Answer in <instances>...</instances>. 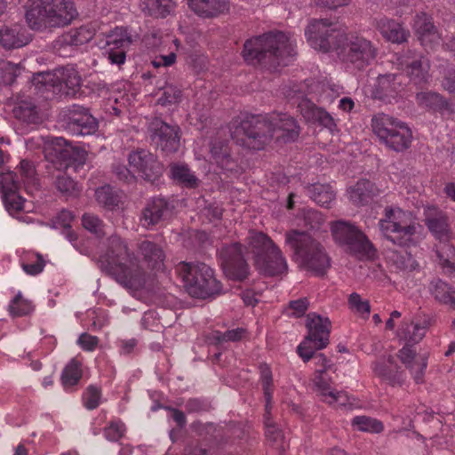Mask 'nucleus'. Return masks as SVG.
I'll list each match as a JSON object with an SVG mask.
<instances>
[{"instance_id": "58836bf2", "label": "nucleus", "mask_w": 455, "mask_h": 455, "mask_svg": "<svg viewBox=\"0 0 455 455\" xmlns=\"http://www.w3.org/2000/svg\"><path fill=\"white\" fill-rule=\"evenodd\" d=\"M429 291L438 302L455 308V290L448 283L441 280L433 281Z\"/></svg>"}, {"instance_id": "a211bd4d", "label": "nucleus", "mask_w": 455, "mask_h": 455, "mask_svg": "<svg viewBox=\"0 0 455 455\" xmlns=\"http://www.w3.org/2000/svg\"><path fill=\"white\" fill-rule=\"evenodd\" d=\"M153 142L166 153L176 152L180 148L179 127L172 126L160 119L150 124Z\"/></svg>"}, {"instance_id": "412c9836", "label": "nucleus", "mask_w": 455, "mask_h": 455, "mask_svg": "<svg viewBox=\"0 0 455 455\" xmlns=\"http://www.w3.org/2000/svg\"><path fill=\"white\" fill-rule=\"evenodd\" d=\"M401 363L409 370L416 383L423 382L427 366V354H419L410 346H404L398 354Z\"/></svg>"}, {"instance_id": "3c124183", "label": "nucleus", "mask_w": 455, "mask_h": 455, "mask_svg": "<svg viewBox=\"0 0 455 455\" xmlns=\"http://www.w3.org/2000/svg\"><path fill=\"white\" fill-rule=\"evenodd\" d=\"M260 371V382L262 385L264 396L266 399V410L268 411L273 393V379L272 372L267 364H262L259 367Z\"/></svg>"}, {"instance_id": "0eeeda50", "label": "nucleus", "mask_w": 455, "mask_h": 455, "mask_svg": "<svg viewBox=\"0 0 455 455\" xmlns=\"http://www.w3.org/2000/svg\"><path fill=\"white\" fill-rule=\"evenodd\" d=\"M175 272L191 297L206 299L221 291L212 268L204 263L181 261L175 267Z\"/></svg>"}, {"instance_id": "0e129e2a", "label": "nucleus", "mask_w": 455, "mask_h": 455, "mask_svg": "<svg viewBox=\"0 0 455 455\" xmlns=\"http://www.w3.org/2000/svg\"><path fill=\"white\" fill-rule=\"evenodd\" d=\"M245 330L243 328H236L228 330L224 333L216 332L214 339L221 343L226 341H238L245 336Z\"/></svg>"}, {"instance_id": "dca6fc26", "label": "nucleus", "mask_w": 455, "mask_h": 455, "mask_svg": "<svg viewBox=\"0 0 455 455\" xmlns=\"http://www.w3.org/2000/svg\"><path fill=\"white\" fill-rule=\"evenodd\" d=\"M132 43L127 29L116 27L107 36L104 55L111 64L120 66L125 62L126 52Z\"/></svg>"}, {"instance_id": "4c0bfd02", "label": "nucleus", "mask_w": 455, "mask_h": 455, "mask_svg": "<svg viewBox=\"0 0 455 455\" xmlns=\"http://www.w3.org/2000/svg\"><path fill=\"white\" fill-rule=\"evenodd\" d=\"M170 175L175 182L185 188H194L199 185V180L185 164H171Z\"/></svg>"}, {"instance_id": "f03ea898", "label": "nucleus", "mask_w": 455, "mask_h": 455, "mask_svg": "<svg viewBox=\"0 0 455 455\" xmlns=\"http://www.w3.org/2000/svg\"><path fill=\"white\" fill-rule=\"evenodd\" d=\"M305 36L313 49L334 52L348 68L362 69L376 57V48L370 40L347 34L342 26L328 20H312L305 29Z\"/></svg>"}, {"instance_id": "37998d69", "label": "nucleus", "mask_w": 455, "mask_h": 455, "mask_svg": "<svg viewBox=\"0 0 455 455\" xmlns=\"http://www.w3.org/2000/svg\"><path fill=\"white\" fill-rule=\"evenodd\" d=\"M351 425L357 431L371 434H379L384 430V425L380 420L368 416L354 417Z\"/></svg>"}, {"instance_id": "69168bd1", "label": "nucleus", "mask_w": 455, "mask_h": 455, "mask_svg": "<svg viewBox=\"0 0 455 455\" xmlns=\"http://www.w3.org/2000/svg\"><path fill=\"white\" fill-rule=\"evenodd\" d=\"M266 437L267 440L273 445H279L283 443V433L273 422L266 421Z\"/></svg>"}, {"instance_id": "c85d7f7f", "label": "nucleus", "mask_w": 455, "mask_h": 455, "mask_svg": "<svg viewBox=\"0 0 455 455\" xmlns=\"http://www.w3.org/2000/svg\"><path fill=\"white\" fill-rule=\"evenodd\" d=\"M377 29L386 41L397 44L407 42L411 35L402 23L388 18L379 19Z\"/></svg>"}, {"instance_id": "4be33fe9", "label": "nucleus", "mask_w": 455, "mask_h": 455, "mask_svg": "<svg viewBox=\"0 0 455 455\" xmlns=\"http://www.w3.org/2000/svg\"><path fill=\"white\" fill-rule=\"evenodd\" d=\"M2 199L7 212L13 218L24 223L33 222V219L29 213L33 212L34 205L32 203L25 200L18 192L7 193L2 196Z\"/></svg>"}, {"instance_id": "ea45409f", "label": "nucleus", "mask_w": 455, "mask_h": 455, "mask_svg": "<svg viewBox=\"0 0 455 455\" xmlns=\"http://www.w3.org/2000/svg\"><path fill=\"white\" fill-rule=\"evenodd\" d=\"M427 225L431 233L439 240L438 244L451 242L450 229L444 215L438 213L434 218H427Z\"/></svg>"}, {"instance_id": "4d7b16f0", "label": "nucleus", "mask_w": 455, "mask_h": 455, "mask_svg": "<svg viewBox=\"0 0 455 455\" xmlns=\"http://www.w3.org/2000/svg\"><path fill=\"white\" fill-rule=\"evenodd\" d=\"M83 403L86 409L94 410L101 403V390L95 386H89L83 395Z\"/></svg>"}, {"instance_id": "b1692460", "label": "nucleus", "mask_w": 455, "mask_h": 455, "mask_svg": "<svg viewBox=\"0 0 455 455\" xmlns=\"http://www.w3.org/2000/svg\"><path fill=\"white\" fill-rule=\"evenodd\" d=\"M373 371L377 376L391 386H400L405 380V374L391 355L377 360L373 365Z\"/></svg>"}, {"instance_id": "49530a36", "label": "nucleus", "mask_w": 455, "mask_h": 455, "mask_svg": "<svg viewBox=\"0 0 455 455\" xmlns=\"http://www.w3.org/2000/svg\"><path fill=\"white\" fill-rule=\"evenodd\" d=\"M82 377L81 363L73 359L63 369L61 374V382L65 389H68L76 385Z\"/></svg>"}, {"instance_id": "c756f323", "label": "nucleus", "mask_w": 455, "mask_h": 455, "mask_svg": "<svg viewBox=\"0 0 455 455\" xmlns=\"http://www.w3.org/2000/svg\"><path fill=\"white\" fill-rule=\"evenodd\" d=\"M192 12L203 18H214L230 9L228 0H188Z\"/></svg>"}, {"instance_id": "f704fd0d", "label": "nucleus", "mask_w": 455, "mask_h": 455, "mask_svg": "<svg viewBox=\"0 0 455 455\" xmlns=\"http://www.w3.org/2000/svg\"><path fill=\"white\" fill-rule=\"evenodd\" d=\"M427 322L403 321L397 331V337L407 343H418L426 334Z\"/></svg>"}, {"instance_id": "2eb2a0df", "label": "nucleus", "mask_w": 455, "mask_h": 455, "mask_svg": "<svg viewBox=\"0 0 455 455\" xmlns=\"http://www.w3.org/2000/svg\"><path fill=\"white\" fill-rule=\"evenodd\" d=\"M219 259L227 277L243 280L248 275V265L244 259L241 244L232 243L219 250Z\"/></svg>"}, {"instance_id": "6e6552de", "label": "nucleus", "mask_w": 455, "mask_h": 455, "mask_svg": "<svg viewBox=\"0 0 455 455\" xmlns=\"http://www.w3.org/2000/svg\"><path fill=\"white\" fill-rule=\"evenodd\" d=\"M381 234L393 243L408 246L414 242L418 223L412 214L398 207H387L379 221Z\"/></svg>"}, {"instance_id": "c9c22d12", "label": "nucleus", "mask_w": 455, "mask_h": 455, "mask_svg": "<svg viewBox=\"0 0 455 455\" xmlns=\"http://www.w3.org/2000/svg\"><path fill=\"white\" fill-rule=\"evenodd\" d=\"M400 123L401 121L388 115L379 113L372 116L371 126L373 133L383 143Z\"/></svg>"}, {"instance_id": "de8ad7c7", "label": "nucleus", "mask_w": 455, "mask_h": 455, "mask_svg": "<svg viewBox=\"0 0 455 455\" xmlns=\"http://www.w3.org/2000/svg\"><path fill=\"white\" fill-rule=\"evenodd\" d=\"M34 309L32 302L25 299L20 291L10 301L8 311L12 316H22L30 314Z\"/></svg>"}, {"instance_id": "680f3d73", "label": "nucleus", "mask_w": 455, "mask_h": 455, "mask_svg": "<svg viewBox=\"0 0 455 455\" xmlns=\"http://www.w3.org/2000/svg\"><path fill=\"white\" fill-rule=\"evenodd\" d=\"M125 426L121 421H112L104 429L106 438L112 442L118 441L125 433Z\"/></svg>"}, {"instance_id": "7c9ffc66", "label": "nucleus", "mask_w": 455, "mask_h": 455, "mask_svg": "<svg viewBox=\"0 0 455 455\" xmlns=\"http://www.w3.org/2000/svg\"><path fill=\"white\" fill-rule=\"evenodd\" d=\"M168 203L164 198H153L143 210L141 225L147 228L160 223L169 213Z\"/></svg>"}, {"instance_id": "9b49d317", "label": "nucleus", "mask_w": 455, "mask_h": 455, "mask_svg": "<svg viewBox=\"0 0 455 455\" xmlns=\"http://www.w3.org/2000/svg\"><path fill=\"white\" fill-rule=\"evenodd\" d=\"M129 169L118 167L116 172L120 180L130 181L137 174L142 179L154 181L162 174V165L156 157L148 150L140 149L132 152L128 157Z\"/></svg>"}, {"instance_id": "e2e57ef3", "label": "nucleus", "mask_w": 455, "mask_h": 455, "mask_svg": "<svg viewBox=\"0 0 455 455\" xmlns=\"http://www.w3.org/2000/svg\"><path fill=\"white\" fill-rule=\"evenodd\" d=\"M307 307V299L306 298H302L291 301L285 311L288 315L299 317L305 314Z\"/></svg>"}, {"instance_id": "bb28decb", "label": "nucleus", "mask_w": 455, "mask_h": 455, "mask_svg": "<svg viewBox=\"0 0 455 455\" xmlns=\"http://www.w3.org/2000/svg\"><path fill=\"white\" fill-rule=\"evenodd\" d=\"M298 108L306 121L313 124L317 123L330 131L336 128L333 117L324 109L316 107L310 100L302 99Z\"/></svg>"}, {"instance_id": "aec40b11", "label": "nucleus", "mask_w": 455, "mask_h": 455, "mask_svg": "<svg viewBox=\"0 0 455 455\" xmlns=\"http://www.w3.org/2000/svg\"><path fill=\"white\" fill-rule=\"evenodd\" d=\"M399 66L407 72L410 79L418 85H421L429 78V61L423 56H416L411 52L398 57Z\"/></svg>"}, {"instance_id": "ddd939ff", "label": "nucleus", "mask_w": 455, "mask_h": 455, "mask_svg": "<svg viewBox=\"0 0 455 455\" xmlns=\"http://www.w3.org/2000/svg\"><path fill=\"white\" fill-rule=\"evenodd\" d=\"M331 382L329 371H323V370H315L311 379L312 388L323 402L344 409L356 407L355 398L348 395L347 392L332 388Z\"/></svg>"}, {"instance_id": "72a5a7b5", "label": "nucleus", "mask_w": 455, "mask_h": 455, "mask_svg": "<svg viewBox=\"0 0 455 455\" xmlns=\"http://www.w3.org/2000/svg\"><path fill=\"white\" fill-rule=\"evenodd\" d=\"M412 139V132L405 123L401 122L393 132L383 142L387 147L395 151H403L408 148Z\"/></svg>"}, {"instance_id": "393cba45", "label": "nucleus", "mask_w": 455, "mask_h": 455, "mask_svg": "<svg viewBox=\"0 0 455 455\" xmlns=\"http://www.w3.org/2000/svg\"><path fill=\"white\" fill-rule=\"evenodd\" d=\"M298 108L306 121L313 124L317 123L330 131L336 128L333 117L324 109L316 107L310 100L302 99Z\"/></svg>"}, {"instance_id": "e433bc0d", "label": "nucleus", "mask_w": 455, "mask_h": 455, "mask_svg": "<svg viewBox=\"0 0 455 455\" xmlns=\"http://www.w3.org/2000/svg\"><path fill=\"white\" fill-rule=\"evenodd\" d=\"M376 195L374 185L366 180H359L347 189L348 199L355 205L368 204Z\"/></svg>"}, {"instance_id": "9d476101", "label": "nucleus", "mask_w": 455, "mask_h": 455, "mask_svg": "<svg viewBox=\"0 0 455 455\" xmlns=\"http://www.w3.org/2000/svg\"><path fill=\"white\" fill-rule=\"evenodd\" d=\"M331 235L336 243L347 247V250L359 259H371L375 251L371 243L352 223L338 220L331 226Z\"/></svg>"}, {"instance_id": "1a4fd4ad", "label": "nucleus", "mask_w": 455, "mask_h": 455, "mask_svg": "<svg viewBox=\"0 0 455 455\" xmlns=\"http://www.w3.org/2000/svg\"><path fill=\"white\" fill-rule=\"evenodd\" d=\"M28 27L33 30L67 26L77 16L72 0H44L37 12L30 11Z\"/></svg>"}, {"instance_id": "f3484780", "label": "nucleus", "mask_w": 455, "mask_h": 455, "mask_svg": "<svg viewBox=\"0 0 455 455\" xmlns=\"http://www.w3.org/2000/svg\"><path fill=\"white\" fill-rule=\"evenodd\" d=\"M20 180L16 173L5 172L0 173V192L2 196L7 193H16L21 188V183L25 187L35 186L36 184V172L33 164L28 161L22 160L20 163Z\"/></svg>"}, {"instance_id": "39448f33", "label": "nucleus", "mask_w": 455, "mask_h": 455, "mask_svg": "<svg viewBox=\"0 0 455 455\" xmlns=\"http://www.w3.org/2000/svg\"><path fill=\"white\" fill-rule=\"evenodd\" d=\"M285 244L292 251L291 258L299 268L322 276L331 267V258L325 247L308 232L295 229L287 232Z\"/></svg>"}, {"instance_id": "5701e85b", "label": "nucleus", "mask_w": 455, "mask_h": 455, "mask_svg": "<svg viewBox=\"0 0 455 455\" xmlns=\"http://www.w3.org/2000/svg\"><path fill=\"white\" fill-rule=\"evenodd\" d=\"M31 39V35L20 25L4 26L0 28V44L6 50L22 48L28 44Z\"/></svg>"}, {"instance_id": "8fccbe9b", "label": "nucleus", "mask_w": 455, "mask_h": 455, "mask_svg": "<svg viewBox=\"0 0 455 455\" xmlns=\"http://www.w3.org/2000/svg\"><path fill=\"white\" fill-rule=\"evenodd\" d=\"M211 156L214 163L220 168L230 169L229 149L225 142L213 143L211 148Z\"/></svg>"}, {"instance_id": "7ed1b4c3", "label": "nucleus", "mask_w": 455, "mask_h": 455, "mask_svg": "<svg viewBox=\"0 0 455 455\" xmlns=\"http://www.w3.org/2000/svg\"><path fill=\"white\" fill-rule=\"evenodd\" d=\"M299 125L293 117L274 113L268 116H247L232 132V137L243 147L260 150L274 137L291 141L299 136Z\"/></svg>"}, {"instance_id": "20e7f679", "label": "nucleus", "mask_w": 455, "mask_h": 455, "mask_svg": "<svg viewBox=\"0 0 455 455\" xmlns=\"http://www.w3.org/2000/svg\"><path fill=\"white\" fill-rule=\"evenodd\" d=\"M296 41L281 31L269 32L247 40L243 56L247 62H265L273 68L286 66L293 59Z\"/></svg>"}, {"instance_id": "052dcab7", "label": "nucleus", "mask_w": 455, "mask_h": 455, "mask_svg": "<svg viewBox=\"0 0 455 455\" xmlns=\"http://www.w3.org/2000/svg\"><path fill=\"white\" fill-rule=\"evenodd\" d=\"M82 223L85 229L94 233L97 235H100L102 233H104L102 221L93 214H84Z\"/></svg>"}, {"instance_id": "2f4dec72", "label": "nucleus", "mask_w": 455, "mask_h": 455, "mask_svg": "<svg viewBox=\"0 0 455 455\" xmlns=\"http://www.w3.org/2000/svg\"><path fill=\"white\" fill-rule=\"evenodd\" d=\"M177 5V0H140L141 12L156 19H164L172 15Z\"/></svg>"}, {"instance_id": "c03bdc74", "label": "nucleus", "mask_w": 455, "mask_h": 455, "mask_svg": "<svg viewBox=\"0 0 455 455\" xmlns=\"http://www.w3.org/2000/svg\"><path fill=\"white\" fill-rule=\"evenodd\" d=\"M157 104L169 107L180 103L182 100L181 91L175 85L166 84L156 93Z\"/></svg>"}, {"instance_id": "a18cd8bd", "label": "nucleus", "mask_w": 455, "mask_h": 455, "mask_svg": "<svg viewBox=\"0 0 455 455\" xmlns=\"http://www.w3.org/2000/svg\"><path fill=\"white\" fill-rule=\"evenodd\" d=\"M20 266L28 275H36L44 270V261L40 254L27 251L20 258Z\"/></svg>"}, {"instance_id": "6e6d98bb", "label": "nucleus", "mask_w": 455, "mask_h": 455, "mask_svg": "<svg viewBox=\"0 0 455 455\" xmlns=\"http://www.w3.org/2000/svg\"><path fill=\"white\" fill-rule=\"evenodd\" d=\"M349 307L355 313L367 318L371 312V306L367 299H363L358 293H352L348 298Z\"/></svg>"}, {"instance_id": "a878e982", "label": "nucleus", "mask_w": 455, "mask_h": 455, "mask_svg": "<svg viewBox=\"0 0 455 455\" xmlns=\"http://www.w3.org/2000/svg\"><path fill=\"white\" fill-rule=\"evenodd\" d=\"M298 108L306 121L313 124L317 123L330 131L336 128L333 117L324 109L316 107L310 100L302 99Z\"/></svg>"}, {"instance_id": "a19ab883", "label": "nucleus", "mask_w": 455, "mask_h": 455, "mask_svg": "<svg viewBox=\"0 0 455 455\" xmlns=\"http://www.w3.org/2000/svg\"><path fill=\"white\" fill-rule=\"evenodd\" d=\"M439 263L449 273H455V247L451 242L436 245Z\"/></svg>"}, {"instance_id": "f257e3e1", "label": "nucleus", "mask_w": 455, "mask_h": 455, "mask_svg": "<svg viewBox=\"0 0 455 455\" xmlns=\"http://www.w3.org/2000/svg\"><path fill=\"white\" fill-rule=\"evenodd\" d=\"M139 253L142 258L140 264L129 253L126 243L119 236L112 235L100 244L95 257L100 269L118 283L139 290L145 284L148 271L164 269L165 259L163 249L151 241L141 242Z\"/></svg>"}, {"instance_id": "bf43d9fd", "label": "nucleus", "mask_w": 455, "mask_h": 455, "mask_svg": "<svg viewBox=\"0 0 455 455\" xmlns=\"http://www.w3.org/2000/svg\"><path fill=\"white\" fill-rule=\"evenodd\" d=\"M95 196L98 203L106 207H112L117 204V199L113 195L112 189L108 186H104L96 189Z\"/></svg>"}, {"instance_id": "338daca9", "label": "nucleus", "mask_w": 455, "mask_h": 455, "mask_svg": "<svg viewBox=\"0 0 455 455\" xmlns=\"http://www.w3.org/2000/svg\"><path fill=\"white\" fill-rule=\"evenodd\" d=\"M304 220L305 225L312 229L318 228L324 221L323 215L312 209L307 210L304 212Z\"/></svg>"}, {"instance_id": "79ce46f5", "label": "nucleus", "mask_w": 455, "mask_h": 455, "mask_svg": "<svg viewBox=\"0 0 455 455\" xmlns=\"http://www.w3.org/2000/svg\"><path fill=\"white\" fill-rule=\"evenodd\" d=\"M307 193L316 204L322 206H328L335 197L334 191L327 184H314L307 188Z\"/></svg>"}, {"instance_id": "09e8293b", "label": "nucleus", "mask_w": 455, "mask_h": 455, "mask_svg": "<svg viewBox=\"0 0 455 455\" xmlns=\"http://www.w3.org/2000/svg\"><path fill=\"white\" fill-rule=\"evenodd\" d=\"M93 36L94 31L87 26H83L79 28L71 30L68 35H66L64 42L71 45H81L92 40Z\"/></svg>"}, {"instance_id": "f8f14e48", "label": "nucleus", "mask_w": 455, "mask_h": 455, "mask_svg": "<svg viewBox=\"0 0 455 455\" xmlns=\"http://www.w3.org/2000/svg\"><path fill=\"white\" fill-rule=\"evenodd\" d=\"M331 323L328 318L315 313L307 315V327L308 335L298 346V354L304 362H308L315 350L324 348L329 343Z\"/></svg>"}, {"instance_id": "4468645a", "label": "nucleus", "mask_w": 455, "mask_h": 455, "mask_svg": "<svg viewBox=\"0 0 455 455\" xmlns=\"http://www.w3.org/2000/svg\"><path fill=\"white\" fill-rule=\"evenodd\" d=\"M33 84L41 88L46 89L50 86L60 87L67 95H75L80 87L81 77L74 68H61L54 73L45 72L36 75L33 77Z\"/></svg>"}, {"instance_id": "603ef678", "label": "nucleus", "mask_w": 455, "mask_h": 455, "mask_svg": "<svg viewBox=\"0 0 455 455\" xmlns=\"http://www.w3.org/2000/svg\"><path fill=\"white\" fill-rule=\"evenodd\" d=\"M21 68L8 60L0 61V81L5 84H12L20 75Z\"/></svg>"}, {"instance_id": "473e14b6", "label": "nucleus", "mask_w": 455, "mask_h": 455, "mask_svg": "<svg viewBox=\"0 0 455 455\" xmlns=\"http://www.w3.org/2000/svg\"><path fill=\"white\" fill-rule=\"evenodd\" d=\"M403 81L400 76L387 74L378 77L375 86V97L380 100L395 98L402 90Z\"/></svg>"}, {"instance_id": "6ab92c4d", "label": "nucleus", "mask_w": 455, "mask_h": 455, "mask_svg": "<svg viewBox=\"0 0 455 455\" xmlns=\"http://www.w3.org/2000/svg\"><path fill=\"white\" fill-rule=\"evenodd\" d=\"M99 128L98 122L87 109L83 107H75L70 112L66 129L75 136H86L94 134Z\"/></svg>"}, {"instance_id": "5fc2aeb1", "label": "nucleus", "mask_w": 455, "mask_h": 455, "mask_svg": "<svg viewBox=\"0 0 455 455\" xmlns=\"http://www.w3.org/2000/svg\"><path fill=\"white\" fill-rule=\"evenodd\" d=\"M57 189L66 196H76L81 189L78 185L68 176L60 175L56 180Z\"/></svg>"}, {"instance_id": "13d9d810", "label": "nucleus", "mask_w": 455, "mask_h": 455, "mask_svg": "<svg viewBox=\"0 0 455 455\" xmlns=\"http://www.w3.org/2000/svg\"><path fill=\"white\" fill-rule=\"evenodd\" d=\"M394 264L402 270H414L418 267V263L407 251L394 252L391 256Z\"/></svg>"}, {"instance_id": "cd10ccee", "label": "nucleus", "mask_w": 455, "mask_h": 455, "mask_svg": "<svg viewBox=\"0 0 455 455\" xmlns=\"http://www.w3.org/2000/svg\"><path fill=\"white\" fill-rule=\"evenodd\" d=\"M411 26L423 45L439 43V33L432 22L431 17L427 13L421 12L417 14Z\"/></svg>"}, {"instance_id": "423d86ee", "label": "nucleus", "mask_w": 455, "mask_h": 455, "mask_svg": "<svg viewBox=\"0 0 455 455\" xmlns=\"http://www.w3.org/2000/svg\"><path fill=\"white\" fill-rule=\"evenodd\" d=\"M246 240L247 250L253 255L255 265L262 274L276 275L286 273L287 260L281 249L267 235L250 230Z\"/></svg>"}, {"instance_id": "774afa93", "label": "nucleus", "mask_w": 455, "mask_h": 455, "mask_svg": "<svg viewBox=\"0 0 455 455\" xmlns=\"http://www.w3.org/2000/svg\"><path fill=\"white\" fill-rule=\"evenodd\" d=\"M17 2L24 9L25 20L28 25V14L30 13V11L37 12L41 6H43L44 0H17Z\"/></svg>"}, {"instance_id": "864d4df0", "label": "nucleus", "mask_w": 455, "mask_h": 455, "mask_svg": "<svg viewBox=\"0 0 455 455\" xmlns=\"http://www.w3.org/2000/svg\"><path fill=\"white\" fill-rule=\"evenodd\" d=\"M416 99L420 106L430 108H441L446 104L440 94L432 92H419Z\"/></svg>"}]
</instances>
